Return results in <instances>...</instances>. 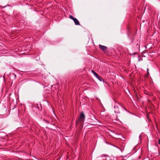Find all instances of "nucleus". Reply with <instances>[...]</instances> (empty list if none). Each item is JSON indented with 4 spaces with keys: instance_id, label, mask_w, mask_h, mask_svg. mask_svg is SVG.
Wrapping results in <instances>:
<instances>
[{
    "instance_id": "6",
    "label": "nucleus",
    "mask_w": 160,
    "mask_h": 160,
    "mask_svg": "<svg viewBox=\"0 0 160 160\" xmlns=\"http://www.w3.org/2000/svg\"><path fill=\"white\" fill-rule=\"evenodd\" d=\"M69 18H71V19H72L73 21L74 20V19H75L76 18H74L71 15H70L69 16Z\"/></svg>"
},
{
    "instance_id": "1",
    "label": "nucleus",
    "mask_w": 160,
    "mask_h": 160,
    "mask_svg": "<svg viewBox=\"0 0 160 160\" xmlns=\"http://www.w3.org/2000/svg\"><path fill=\"white\" fill-rule=\"evenodd\" d=\"M85 116L83 112H81L80 117L76 121V124L77 125L79 123H82L85 120Z\"/></svg>"
},
{
    "instance_id": "12",
    "label": "nucleus",
    "mask_w": 160,
    "mask_h": 160,
    "mask_svg": "<svg viewBox=\"0 0 160 160\" xmlns=\"http://www.w3.org/2000/svg\"><path fill=\"white\" fill-rule=\"evenodd\" d=\"M139 137V138H140L141 137V136L140 135Z\"/></svg>"
},
{
    "instance_id": "8",
    "label": "nucleus",
    "mask_w": 160,
    "mask_h": 160,
    "mask_svg": "<svg viewBox=\"0 0 160 160\" xmlns=\"http://www.w3.org/2000/svg\"><path fill=\"white\" fill-rule=\"evenodd\" d=\"M147 72H148V74L149 73V69H148V68H147Z\"/></svg>"
},
{
    "instance_id": "7",
    "label": "nucleus",
    "mask_w": 160,
    "mask_h": 160,
    "mask_svg": "<svg viewBox=\"0 0 160 160\" xmlns=\"http://www.w3.org/2000/svg\"><path fill=\"white\" fill-rule=\"evenodd\" d=\"M97 79H98V80H99L100 81H102V79L100 78L99 77V78H97Z\"/></svg>"
},
{
    "instance_id": "3",
    "label": "nucleus",
    "mask_w": 160,
    "mask_h": 160,
    "mask_svg": "<svg viewBox=\"0 0 160 160\" xmlns=\"http://www.w3.org/2000/svg\"><path fill=\"white\" fill-rule=\"evenodd\" d=\"M99 47L100 49L104 51H105L107 50V47L105 46L99 44Z\"/></svg>"
},
{
    "instance_id": "5",
    "label": "nucleus",
    "mask_w": 160,
    "mask_h": 160,
    "mask_svg": "<svg viewBox=\"0 0 160 160\" xmlns=\"http://www.w3.org/2000/svg\"><path fill=\"white\" fill-rule=\"evenodd\" d=\"M92 72L93 73L94 75L96 78H99V76L98 74L94 71L92 70Z\"/></svg>"
},
{
    "instance_id": "10",
    "label": "nucleus",
    "mask_w": 160,
    "mask_h": 160,
    "mask_svg": "<svg viewBox=\"0 0 160 160\" xmlns=\"http://www.w3.org/2000/svg\"><path fill=\"white\" fill-rule=\"evenodd\" d=\"M44 121L45 122H47V123H48V121H47L46 120L44 119Z\"/></svg>"
},
{
    "instance_id": "11",
    "label": "nucleus",
    "mask_w": 160,
    "mask_h": 160,
    "mask_svg": "<svg viewBox=\"0 0 160 160\" xmlns=\"http://www.w3.org/2000/svg\"><path fill=\"white\" fill-rule=\"evenodd\" d=\"M113 146H114V147H116V148H118L119 149H120V148H118V147H117L116 146H114V145H113Z\"/></svg>"
},
{
    "instance_id": "9",
    "label": "nucleus",
    "mask_w": 160,
    "mask_h": 160,
    "mask_svg": "<svg viewBox=\"0 0 160 160\" xmlns=\"http://www.w3.org/2000/svg\"><path fill=\"white\" fill-rule=\"evenodd\" d=\"M158 142L159 144L160 145V139H159L158 140Z\"/></svg>"
},
{
    "instance_id": "4",
    "label": "nucleus",
    "mask_w": 160,
    "mask_h": 160,
    "mask_svg": "<svg viewBox=\"0 0 160 160\" xmlns=\"http://www.w3.org/2000/svg\"><path fill=\"white\" fill-rule=\"evenodd\" d=\"M73 21L74 22L75 24L76 25H80L79 21L77 18H76L75 19H74Z\"/></svg>"
},
{
    "instance_id": "2",
    "label": "nucleus",
    "mask_w": 160,
    "mask_h": 160,
    "mask_svg": "<svg viewBox=\"0 0 160 160\" xmlns=\"http://www.w3.org/2000/svg\"><path fill=\"white\" fill-rule=\"evenodd\" d=\"M114 108L115 109V112L116 113H119L120 109L123 108V107L121 104L115 102L114 104Z\"/></svg>"
}]
</instances>
